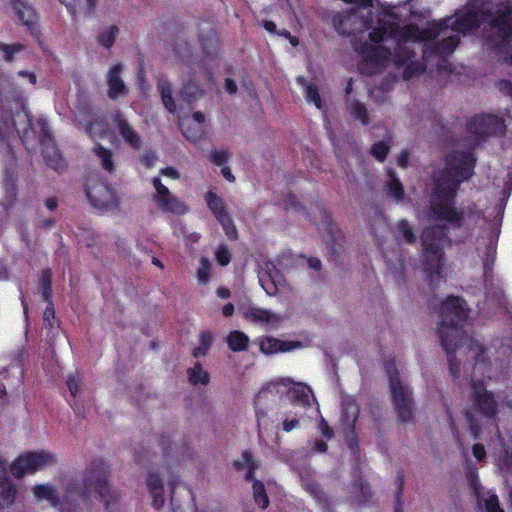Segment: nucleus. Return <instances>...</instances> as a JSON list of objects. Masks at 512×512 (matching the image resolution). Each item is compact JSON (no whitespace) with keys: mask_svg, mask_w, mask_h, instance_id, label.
Instances as JSON below:
<instances>
[{"mask_svg":"<svg viewBox=\"0 0 512 512\" xmlns=\"http://www.w3.org/2000/svg\"><path fill=\"white\" fill-rule=\"evenodd\" d=\"M354 4L346 14L334 17V26L341 34L359 31L353 46L361 57V70L375 74L390 66L402 69V76L409 80L422 73L424 67L415 60V45L423 48L426 62L437 58L436 65L450 55L459 43L460 33L473 32L488 22L496 39L487 40L495 45L505 41L512 33V5L509 0H473L454 16L433 21L426 28L407 22L409 4L403 6L375 7L373 0H342Z\"/></svg>","mask_w":512,"mask_h":512,"instance_id":"obj_1","label":"nucleus"},{"mask_svg":"<svg viewBox=\"0 0 512 512\" xmlns=\"http://www.w3.org/2000/svg\"><path fill=\"white\" fill-rule=\"evenodd\" d=\"M475 160L470 152L457 151L446 157L445 166L436 177V188L431 196L429 222L422 233L423 271L430 285L444 281V248L449 243L446 224L460 227L477 224L479 212H458L454 196L461 182L472 175Z\"/></svg>","mask_w":512,"mask_h":512,"instance_id":"obj_2","label":"nucleus"},{"mask_svg":"<svg viewBox=\"0 0 512 512\" xmlns=\"http://www.w3.org/2000/svg\"><path fill=\"white\" fill-rule=\"evenodd\" d=\"M441 322L439 335L443 348L447 351L449 369L452 375L458 377L460 369L457 364L458 356L467 354L475 360L474 373L479 369V357L483 353V347L473 338L464 337L462 323L468 316L465 302L459 297H448L441 305Z\"/></svg>","mask_w":512,"mask_h":512,"instance_id":"obj_3","label":"nucleus"},{"mask_svg":"<svg viewBox=\"0 0 512 512\" xmlns=\"http://www.w3.org/2000/svg\"><path fill=\"white\" fill-rule=\"evenodd\" d=\"M284 395L292 402L303 406H311L315 403L311 389L290 378H279L263 385L254 398L258 436L261 440L264 439L265 434L272 431L274 421L270 417V413Z\"/></svg>","mask_w":512,"mask_h":512,"instance_id":"obj_4","label":"nucleus"},{"mask_svg":"<svg viewBox=\"0 0 512 512\" xmlns=\"http://www.w3.org/2000/svg\"><path fill=\"white\" fill-rule=\"evenodd\" d=\"M385 369L389 377L390 390L395 409L399 418L403 422H407L413 416L412 392L408 385L400 380L395 360L387 361Z\"/></svg>","mask_w":512,"mask_h":512,"instance_id":"obj_5","label":"nucleus"},{"mask_svg":"<svg viewBox=\"0 0 512 512\" xmlns=\"http://www.w3.org/2000/svg\"><path fill=\"white\" fill-rule=\"evenodd\" d=\"M15 99H13V106L15 109L12 115L11 111L3 109L0 111V137L7 138L14 133V129L17 132L23 143L28 140V127H30V117L25 110L24 101L21 96V92L16 91Z\"/></svg>","mask_w":512,"mask_h":512,"instance_id":"obj_6","label":"nucleus"},{"mask_svg":"<svg viewBox=\"0 0 512 512\" xmlns=\"http://www.w3.org/2000/svg\"><path fill=\"white\" fill-rule=\"evenodd\" d=\"M68 498L74 494L80 495L82 498L87 499L92 493L98 495L104 502L107 509L110 508L112 500L117 498L115 492L111 491L110 486L104 478L87 476L81 482L76 481L68 488Z\"/></svg>","mask_w":512,"mask_h":512,"instance_id":"obj_7","label":"nucleus"},{"mask_svg":"<svg viewBox=\"0 0 512 512\" xmlns=\"http://www.w3.org/2000/svg\"><path fill=\"white\" fill-rule=\"evenodd\" d=\"M55 464V457L52 453L41 450L20 455L11 465V472L16 477L25 474H33L38 470Z\"/></svg>","mask_w":512,"mask_h":512,"instance_id":"obj_8","label":"nucleus"},{"mask_svg":"<svg viewBox=\"0 0 512 512\" xmlns=\"http://www.w3.org/2000/svg\"><path fill=\"white\" fill-rule=\"evenodd\" d=\"M86 194L91 204L99 210H113L118 206L119 197L115 190L97 179H90Z\"/></svg>","mask_w":512,"mask_h":512,"instance_id":"obj_9","label":"nucleus"},{"mask_svg":"<svg viewBox=\"0 0 512 512\" xmlns=\"http://www.w3.org/2000/svg\"><path fill=\"white\" fill-rule=\"evenodd\" d=\"M205 201L210 211L222 225L226 235L230 239H235L237 237V230L229 216L224 199L217 195L214 190H209L205 194Z\"/></svg>","mask_w":512,"mask_h":512,"instance_id":"obj_10","label":"nucleus"},{"mask_svg":"<svg viewBox=\"0 0 512 512\" xmlns=\"http://www.w3.org/2000/svg\"><path fill=\"white\" fill-rule=\"evenodd\" d=\"M152 183L156 190L154 200L161 209L174 214H184L187 211L185 204L170 193L159 177H154Z\"/></svg>","mask_w":512,"mask_h":512,"instance_id":"obj_11","label":"nucleus"},{"mask_svg":"<svg viewBox=\"0 0 512 512\" xmlns=\"http://www.w3.org/2000/svg\"><path fill=\"white\" fill-rule=\"evenodd\" d=\"M501 128V122L495 116L481 115L473 118L468 124V130L475 136V141L494 134Z\"/></svg>","mask_w":512,"mask_h":512,"instance_id":"obj_12","label":"nucleus"},{"mask_svg":"<svg viewBox=\"0 0 512 512\" xmlns=\"http://www.w3.org/2000/svg\"><path fill=\"white\" fill-rule=\"evenodd\" d=\"M205 116L201 112H195L190 118L179 120L180 129L185 138L192 142L199 141L204 135Z\"/></svg>","mask_w":512,"mask_h":512,"instance_id":"obj_13","label":"nucleus"},{"mask_svg":"<svg viewBox=\"0 0 512 512\" xmlns=\"http://www.w3.org/2000/svg\"><path fill=\"white\" fill-rule=\"evenodd\" d=\"M122 71L123 65L117 63L114 64L107 73L106 79L108 85V96L111 99L123 97L128 92V89L121 78Z\"/></svg>","mask_w":512,"mask_h":512,"instance_id":"obj_14","label":"nucleus"},{"mask_svg":"<svg viewBox=\"0 0 512 512\" xmlns=\"http://www.w3.org/2000/svg\"><path fill=\"white\" fill-rule=\"evenodd\" d=\"M472 395L478 408L487 416L491 417L496 413V402L493 396L487 393L482 383L473 380Z\"/></svg>","mask_w":512,"mask_h":512,"instance_id":"obj_15","label":"nucleus"},{"mask_svg":"<svg viewBox=\"0 0 512 512\" xmlns=\"http://www.w3.org/2000/svg\"><path fill=\"white\" fill-rule=\"evenodd\" d=\"M32 491L37 500L47 501L52 507L59 508L60 512H70V503L68 500L60 502L53 486L48 484L35 485Z\"/></svg>","mask_w":512,"mask_h":512,"instance_id":"obj_16","label":"nucleus"},{"mask_svg":"<svg viewBox=\"0 0 512 512\" xmlns=\"http://www.w3.org/2000/svg\"><path fill=\"white\" fill-rule=\"evenodd\" d=\"M258 342L261 352L266 355H272L278 352H288L300 347L299 343L282 341L269 336L260 338Z\"/></svg>","mask_w":512,"mask_h":512,"instance_id":"obj_17","label":"nucleus"},{"mask_svg":"<svg viewBox=\"0 0 512 512\" xmlns=\"http://www.w3.org/2000/svg\"><path fill=\"white\" fill-rule=\"evenodd\" d=\"M244 317L256 324H261L270 328L275 327L281 320V317L270 310L249 307L244 311Z\"/></svg>","mask_w":512,"mask_h":512,"instance_id":"obj_18","label":"nucleus"},{"mask_svg":"<svg viewBox=\"0 0 512 512\" xmlns=\"http://www.w3.org/2000/svg\"><path fill=\"white\" fill-rule=\"evenodd\" d=\"M147 488L152 498V505L160 509L164 503V486L162 478L155 472H150L147 477Z\"/></svg>","mask_w":512,"mask_h":512,"instance_id":"obj_19","label":"nucleus"},{"mask_svg":"<svg viewBox=\"0 0 512 512\" xmlns=\"http://www.w3.org/2000/svg\"><path fill=\"white\" fill-rule=\"evenodd\" d=\"M16 490L6 478V469L0 460V510L13 503Z\"/></svg>","mask_w":512,"mask_h":512,"instance_id":"obj_20","label":"nucleus"},{"mask_svg":"<svg viewBox=\"0 0 512 512\" xmlns=\"http://www.w3.org/2000/svg\"><path fill=\"white\" fill-rule=\"evenodd\" d=\"M259 283L265 292L272 296L278 293L280 287L283 286L282 277L278 274V272L268 270L265 272L259 273Z\"/></svg>","mask_w":512,"mask_h":512,"instance_id":"obj_21","label":"nucleus"},{"mask_svg":"<svg viewBox=\"0 0 512 512\" xmlns=\"http://www.w3.org/2000/svg\"><path fill=\"white\" fill-rule=\"evenodd\" d=\"M12 6L18 19L26 26L32 27L36 23L34 8L24 0H12Z\"/></svg>","mask_w":512,"mask_h":512,"instance_id":"obj_22","label":"nucleus"},{"mask_svg":"<svg viewBox=\"0 0 512 512\" xmlns=\"http://www.w3.org/2000/svg\"><path fill=\"white\" fill-rule=\"evenodd\" d=\"M342 420L348 428H353L359 415V407L354 399L346 396L342 399Z\"/></svg>","mask_w":512,"mask_h":512,"instance_id":"obj_23","label":"nucleus"},{"mask_svg":"<svg viewBox=\"0 0 512 512\" xmlns=\"http://www.w3.org/2000/svg\"><path fill=\"white\" fill-rule=\"evenodd\" d=\"M117 127L122 135L123 139L133 148H140V137L135 130L129 125V123L121 116L116 118Z\"/></svg>","mask_w":512,"mask_h":512,"instance_id":"obj_24","label":"nucleus"},{"mask_svg":"<svg viewBox=\"0 0 512 512\" xmlns=\"http://www.w3.org/2000/svg\"><path fill=\"white\" fill-rule=\"evenodd\" d=\"M189 383L196 385H207L210 381V375L198 362L187 369Z\"/></svg>","mask_w":512,"mask_h":512,"instance_id":"obj_25","label":"nucleus"},{"mask_svg":"<svg viewBox=\"0 0 512 512\" xmlns=\"http://www.w3.org/2000/svg\"><path fill=\"white\" fill-rule=\"evenodd\" d=\"M67 9L75 15L78 11H84L87 14L92 13L98 0H60Z\"/></svg>","mask_w":512,"mask_h":512,"instance_id":"obj_26","label":"nucleus"},{"mask_svg":"<svg viewBox=\"0 0 512 512\" xmlns=\"http://www.w3.org/2000/svg\"><path fill=\"white\" fill-rule=\"evenodd\" d=\"M296 81L299 85H301L304 89L306 100L308 102L313 103L319 110L323 109L321 97L317 91V88L313 84H309L306 82L303 76H298Z\"/></svg>","mask_w":512,"mask_h":512,"instance_id":"obj_27","label":"nucleus"},{"mask_svg":"<svg viewBox=\"0 0 512 512\" xmlns=\"http://www.w3.org/2000/svg\"><path fill=\"white\" fill-rule=\"evenodd\" d=\"M229 348L235 352L243 351L248 347L249 338L241 331H232L227 337Z\"/></svg>","mask_w":512,"mask_h":512,"instance_id":"obj_28","label":"nucleus"},{"mask_svg":"<svg viewBox=\"0 0 512 512\" xmlns=\"http://www.w3.org/2000/svg\"><path fill=\"white\" fill-rule=\"evenodd\" d=\"M386 186L388 190V194L390 197L395 199L396 201H399L403 198L404 190L401 182L399 179L395 176V174L392 171L388 172V179L386 181Z\"/></svg>","mask_w":512,"mask_h":512,"instance_id":"obj_29","label":"nucleus"},{"mask_svg":"<svg viewBox=\"0 0 512 512\" xmlns=\"http://www.w3.org/2000/svg\"><path fill=\"white\" fill-rule=\"evenodd\" d=\"M119 34V28L116 25H110L107 27H104L99 35H98V42L105 48H110L117 35Z\"/></svg>","mask_w":512,"mask_h":512,"instance_id":"obj_30","label":"nucleus"},{"mask_svg":"<svg viewBox=\"0 0 512 512\" xmlns=\"http://www.w3.org/2000/svg\"><path fill=\"white\" fill-rule=\"evenodd\" d=\"M479 503L485 506L487 512H504L500 507L496 494L488 491L479 496Z\"/></svg>","mask_w":512,"mask_h":512,"instance_id":"obj_31","label":"nucleus"},{"mask_svg":"<svg viewBox=\"0 0 512 512\" xmlns=\"http://www.w3.org/2000/svg\"><path fill=\"white\" fill-rule=\"evenodd\" d=\"M158 90L161 93L164 106L166 107L167 110L173 113L175 111V103L172 98L171 85L166 81H160L158 84Z\"/></svg>","mask_w":512,"mask_h":512,"instance_id":"obj_32","label":"nucleus"},{"mask_svg":"<svg viewBox=\"0 0 512 512\" xmlns=\"http://www.w3.org/2000/svg\"><path fill=\"white\" fill-rule=\"evenodd\" d=\"M94 154L100 160L102 167L111 172L114 169V163L112 160V153L110 150L105 149L104 147L97 145L94 148Z\"/></svg>","mask_w":512,"mask_h":512,"instance_id":"obj_33","label":"nucleus"},{"mask_svg":"<svg viewBox=\"0 0 512 512\" xmlns=\"http://www.w3.org/2000/svg\"><path fill=\"white\" fill-rule=\"evenodd\" d=\"M200 345L193 349V356L195 358L203 357L207 354L212 342H213V336L210 332H201L200 337Z\"/></svg>","mask_w":512,"mask_h":512,"instance_id":"obj_34","label":"nucleus"},{"mask_svg":"<svg viewBox=\"0 0 512 512\" xmlns=\"http://www.w3.org/2000/svg\"><path fill=\"white\" fill-rule=\"evenodd\" d=\"M384 257L389 270L393 274H398L402 271L404 267V259L401 255H398L396 252H393L391 254L385 252Z\"/></svg>","mask_w":512,"mask_h":512,"instance_id":"obj_35","label":"nucleus"},{"mask_svg":"<svg viewBox=\"0 0 512 512\" xmlns=\"http://www.w3.org/2000/svg\"><path fill=\"white\" fill-rule=\"evenodd\" d=\"M396 235L398 238L405 240L407 243H413L416 236L406 220H401L396 225Z\"/></svg>","mask_w":512,"mask_h":512,"instance_id":"obj_36","label":"nucleus"},{"mask_svg":"<svg viewBox=\"0 0 512 512\" xmlns=\"http://www.w3.org/2000/svg\"><path fill=\"white\" fill-rule=\"evenodd\" d=\"M349 110L352 116L358 119L363 125L368 124V113L366 107L355 100L350 101Z\"/></svg>","mask_w":512,"mask_h":512,"instance_id":"obj_37","label":"nucleus"},{"mask_svg":"<svg viewBox=\"0 0 512 512\" xmlns=\"http://www.w3.org/2000/svg\"><path fill=\"white\" fill-rule=\"evenodd\" d=\"M232 154L228 149H212L208 155L211 163L217 166H223Z\"/></svg>","mask_w":512,"mask_h":512,"instance_id":"obj_38","label":"nucleus"},{"mask_svg":"<svg viewBox=\"0 0 512 512\" xmlns=\"http://www.w3.org/2000/svg\"><path fill=\"white\" fill-rule=\"evenodd\" d=\"M253 494L255 502L258 504L259 507L264 509L268 506L269 501L262 482L254 481Z\"/></svg>","mask_w":512,"mask_h":512,"instance_id":"obj_39","label":"nucleus"},{"mask_svg":"<svg viewBox=\"0 0 512 512\" xmlns=\"http://www.w3.org/2000/svg\"><path fill=\"white\" fill-rule=\"evenodd\" d=\"M234 464L238 469H241L242 467H247L248 472L246 474V478L252 479V474L253 470L256 468V463L250 453L244 452L242 454V459L236 461Z\"/></svg>","mask_w":512,"mask_h":512,"instance_id":"obj_40","label":"nucleus"},{"mask_svg":"<svg viewBox=\"0 0 512 512\" xmlns=\"http://www.w3.org/2000/svg\"><path fill=\"white\" fill-rule=\"evenodd\" d=\"M211 263L203 257L200 260V266L197 270V280L200 284H207L210 280Z\"/></svg>","mask_w":512,"mask_h":512,"instance_id":"obj_41","label":"nucleus"},{"mask_svg":"<svg viewBox=\"0 0 512 512\" xmlns=\"http://www.w3.org/2000/svg\"><path fill=\"white\" fill-rule=\"evenodd\" d=\"M23 49L21 44L7 45L0 43V54L5 61H12L14 54Z\"/></svg>","mask_w":512,"mask_h":512,"instance_id":"obj_42","label":"nucleus"},{"mask_svg":"<svg viewBox=\"0 0 512 512\" xmlns=\"http://www.w3.org/2000/svg\"><path fill=\"white\" fill-rule=\"evenodd\" d=\"M390 149L388 142L379 141L375 143L371 148L372 155L379 161H383Z\"/></svg>","mask_w":512,"mask_h":512,"instance_id":"obj_43","label":"nucleus"},{"mask_svg":"<svg viewBox=\"0 0 512 512\" xmlns=\"http://www.w3.org/2000/svg\"><path fill=\"white\" fill-rule=\"evenodd\" d=\"M495 249H496V240L491 237L489 239L488 244L485 247V251L483 252V255H485V259L483 260V264L485 269L488 268V266L493 263L494 256H495Z\"/></svg>","mask_w":512,"mask_h":512,"instance_id":"obj_44","label":"nucleus"},{"mask_svg":"<svg viewBox=\"0 0 512 512\" xmlns=\"http://www.w3.org/2000/svg\"><path fill=\"white\" fill-rule=\"evenodd\" d=\"M215 258L221 266H227L231 261V253L226 245H219L215 251Z\"/></svg>","mask_w":512,"mask_h":512,"instance_id":"obj_45","label":"nucleus"},{"mask_svg":"<svg viewBox=\"0 0 512 512\" xmlns=\"http://www.w3.org/2000/svg\"><path fill=\"white\" fill-rule=\"evenodd\" d=\"M199 93L200 90L196 85L189 82L184 83L182 94L187 101L196 99Z\"/></svg>","mask_w":512,"mask_h":512,"instance_id":"obj_46","label":"nucleus"},{"mask_svg":"<svg viewBox=\"0 0 512 512\" xmlns=\"http://www.w3.org/2000/svg\"><path fill=\"white\" fill-rule=\"evenodd\" d=\"M83 128L86 130V132L91 136L95 137L97 133H100L103 128L102 124L98 121L92 122L91 120L89 122H80Z\"/></svg>","mask_w":512,"mask_h":512,"instance_id":"obj_47","label":"nucleus"},{"mask_svg":"<svg viewBox=\"0 0 512 512\" xmlns=\"http://www.w3.org/2000/svg\"><path fill=\"white\" fill-rule=\"evenodd\" d=\"M17 75H18V78L21 80L19 83V85H21V86H24L25 83H27L31 86L36 84L37 77L33 72L22 70V71H19Z\"/></svg>","mask_w":512,"mask_h":512,"instance_id":"obj_48","label":"nucleus"},{"mask_svg":"<svg viewBox=\"0 0 512 512\" xmlns=\"http://www.w3.org/2000/svg\"><path fill=\"white\" fill-rule=\"evenodd\" d=\"M67 386H68V389L70 391L71 396L73 398H75L78 395L79 391H80L81 380L78 377L70 376L67 379Z\"/></svg>","mask_w":512,"mask_h":512,"instance_id":"obj_49","label":"nucleus"},{"mask_svg":"<svg viewBox=\"0 0 512 512\" xmlns=\"http://www.w3.org/2000/svg\"><path fill=\"white\" fill-rule=\"evenodd\" d=\"M357 494L353 496L354 501L360 502L366 499L370 494V489L367 485L360 483L356 486Z\"/></svg>","mask_w":512,"mask_h":512,"instance_id":"obj_50","label":"nucleus"},{"mask_svg":"<svg viewBox=\"0 0 512 512\" xmlns=\"http://www.w3.org/2000/svg\"><path fill=\"white\" fill-rule=\"evenodd\" d=\"M157 160L158 157L154 152H147L141 157V163L147 168L154 167Z\"/></svg>","mask_w":512,"mask_h":512,"instance_id":"obj_51","label":"nucleus"},{"mask_svg":"<svg viewBox=\"0 0 512 512\" xmlns=\"http://www.w3.org/2000/svg\"><path fill=\"white\" fill-rule=\"evenodd\" d=\"M299 426V419L294 416L292 418L286 417L282 423V429L285 432H290Z\"/></svg>","mask_w":512,"mask_h":512,"instance_id":"obj_52","label":"nucleus"},{"mask_svg":"<svg viewBox=\"0 0 512 512\" xmlns=\"http://www.w3.org/2000/svg\"><path fill=\"white\" fill-rule=\"evenodd\" d=\"M50 278H51L50 271H45L43 273V278H42V289H43V296H44L45 300H48V298H49Z\"/></svg>","mask_w":512,"mask_h":512,"instance_id":"obj_53","label":"nucleus"},{"mask_svg":"<svg viewBox=\"0 0 512 512\" xmlns=\"http://www.w3.org/2000/svg\"><path fill=\"white\" fill-rule=\"evenodd\" d=\"M497 87L500 92L505 95H508L512 98V82L509 80H500L497 84Z\"/></svg>","mask_w":512,"mask_h":512,"instance_id":"obj_54","label":"nucleus"},{"mask_svg":"<svg viewBox=\"0 0 512 512\" xmlns=\"http://www.w3.org/2000/svg\"><path fill=\"white\" fill-rule=\"evenodd\" d=\"M318 429L320 433L327 439H330L333 436L332 429L328 426L327 422L323 418L320 420L318 424Z\"/></svg>","mask_w":512,"mask_h":512,"instance_id":"obj_55","label":"nucleus"},{"mask_svg":"<svg viewBox=\"0 0 512 512\" xmlns=\"http://www.w3.org/2000/svg\"><path fill=\"white\" fill-rule=\"evenodd\" d=\"M54 319V310L52 307L48 306L44 311L43 321L46 326H50L53 328L52 320Z\"/></svg>","mask_w":512,"mask_h":512,"instance_id":"obj_56","label":"nucleus"},{"mask_svg":"<svg viewBox=\"0 0 512 512\" xmlns=\"http://www.w3.org/2000/svg\"><path fill=\"white\" fill-rule=\"evenodd\" d=\"M473 455L478 461H481L486 455L484 446L481 444H475L473 446Z\"/></svg>","mask_w":512,"mask_h":512,"instance_id":"obj_57","label":"nucleus"},{"mask_svg":"<svg viewBox=\"0 0 512 512\" xmlns=\"http://www.w3.org/2000/svg\"><path fill=\"white\" fill-rule=\"evenodd\" d=\"M160 173H161V175L169 177L171 179H178L179 178L178 171L175 168H173V167L163 168V169H161Z\"/></svg>","mask_w":512,"mask_h":512,"instance_id":"obj_58","label":"nucleus"},{"mask_svg":"<svg viewBox=\"0 0 512 512\" xmlns=\"http://www.w3.org/2000/svg\"><path fill=\"white\" fill-rule=\"evenodd\" d=\"M221 174L223 175V177L229 181V182H234L235 181V177L234 175L232 174V171L231 169L228 167V166H223L222 169H221Z\"/></svg>","mask_w":512,"mask_h":512,"instance_id":"obj_59","label":"nucleus"},{"mask_svg":"<svg viewBox=\"0 0 512 512\" xmlns=\"http://www.w3.org/2000/svg\"><path fill=\"white\" fill-rule=\"evenodd\" d=\"M408 163V153L406 151H402L397 157V164L400 167H406Z\"/></svg>","mask_w":512,"mask_h":512,"instance_id":"obj_60","label":"nucleus"},{"mask_svg":"<svg viewBox=\"0 0 512 512\" xmlns=\"http://www.w3.org/2000/svg\"><path fill=\"white\" fill-rule=\"evenodd\" d=\"M308 265L311 269L316 271L321 269V261L318 258H309Z\"/></svg>","mask_w":512,"mask_h":512,"instance_id":"obj_61","label":"nucleus"},{"mask_svg":"<svg viewBox=\"0 0 512 512\" xmlns=\"http://www.w3.org/2000/svg\"><path fill=\"white\" fill-rule=\"evenodd\" d=\"M225 87H226L227 92H229L230 94H233L237 91V85L231 79H226Z\"/></svg>","mask_w":512,"mask_h":512,"instance_id":"obj_62","label":"nucleus"},{"mask_svg":"<svg viewBox=\"0 0 512 512\" xmlns=\"http://www.w3.org/2000/svg\"><path fill=\"white\" fill-rule=\"evenodd\" d=\"M314 450L319 453H324L327 450V445L323 441H316L314 445Z\"/></svg>","mask_w":512,"mask_h":512,"instance_id":"obj_63","label":"nucleus"},{"mask_svg":"<svg viewBox=\"0 0 512 512\" xmlns=\"http://www.w3.org/2000/svg\"><path fill=\"white\" fill-rule=\"evenodd\" d=\"M222 312L226 317L231 316L234 313V305L232 303H227L224 305Z\"/></svg>","mask_w":512,"mask_h":512,"instance_id":"obj_64","label":"nucleus"}]
</instances>
